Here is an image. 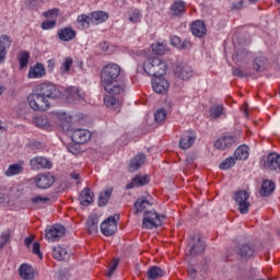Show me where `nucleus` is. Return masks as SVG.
<instances>
[{
    "label": "nucleus",
    "instance_id": "nucleus-10",
    "mask_svg": "<svg viewBox=\"0 0 280 280\" xmlns=\"http://www.w3.org/2000/svg\"><path fill=\"white\" fill-rule=\"evenodd\" d=\"M46 237L50 242H58V240L62 238L65 233H67V229L65 225L61 224H55L51 225L50 228H47L45 230Z\"/></svg>",
    "mask_w": 280,
    "mask_h": 280
},
{
    "label": "nucleus",
    "instance_id": "nucleus-38",
    "mask_svg": "<svg viewBox=\"0 0 280 280\" xmlns=\"http://www.w3.org/2000/svg\"><path fill=\"white\" fill-rule=\"evenodd\" d=\"M31 202L32 205H35L37 209H43L45 205H49V202H51V199H49V197H43L40 195H37L31 198Z\"/></svg>",
    "mask_w": 280,
    "mask_h": 280
},
{
    "label": "nucleus",
    "instance_id": "nucleus-59",
    "mask_svg": "<svg viewBox=\"0 0 280 280\" xmlns=\"http://www.w3.org/2000/svg\"><path fill=\"white\" fill-rule=\"evenodd\" d=\"M171 45L173 47H177V49H179V47H180V37H178V36L171 37Z\"/></svg>",
    "mask_w": 280,
    "mask_h": 280
},
{
    "label": "nucleus",
    "instance_id": "nucleus-36",
    "mask_svg": "<svg viewBox=\"0 0 280 280\" xmlns=\"http://www.w3.org/2000/svg\"><path fill=\"white\" fill-rule=\"evenodd\" d=\"M104 104L107 106V108L119 113V107L121 106V103L119 102V100L115 98V96H105Z\"/></svg>",
    "mask_w": 280,
    "mask_h": 280
},
{
    "label": "nucleus",
    "instance_id": "nucleus-7",
    "mask_svg": "<svg viewBox=\"0 0 280 280\" xmlns=\"http://www.w3.org/2000/svg\"><path fill=\"white\" fill-rule=\"evenodd\" d=\"M36 91L39 95H43L45 100H58L61 95L60 90L52 83H42L37 85Z\"/></svg>",
    "mask_w": 280,
    "mask_h": 280
},
{
    "label": "nucleus",
    "instance_id": "nucleus-24",
    "mask_svg": "<svg viewBox=\"0 0 280 280\" xmlns=\"http://www.w3.org/2000/svg\"><path fill=\"white\" fill-rule=\"evenodd\" d=\"M152 205L154 203L148 200V198L145 197L138 198L137 201L133 203L135 214L137 215L138 213H145V211H148L152 207Z\"/></svg>",
    "mask_w": 280,
    "mask_h": 280
},
{
    "label": "nucleus",
    "instance_id": "nucleus-23",
    "mask_svg": "<svg viewBox=\"0 0 280 280\" xmlns=\"http://www.w3.org/2000/svg\"><path fill=\"white\" fill-rule=\"evenodd\" d=\"M145 163V154L144 153H138L136 156H133L130 160L128 172H138V170H141L143 164Z\"/></svg>",
    "mask_w": 280,
    "mask_h": 280
},
{
    "label": "nucleus",
    "instance_id": "nucleus-41",
    "mask_svg": "<svg viewBox=\"0 0 280 280\" xmlns=\"http://www.w3.org/2000/svg\"><path fill=\"white\" fill-rule=\"evenodd\" d=\"M248 56H250V50L246 48H240L233 56V60L234 62H244V60H247Z\"/></svg>",
    "mask_w": 280,
    "mask_h": 280
},
{
    "label": "nucleus",
    "instance_id": "nucleus-13",
    "mask_svg": "<svg viewBox=\"0 0 280 280\" xmlns=\"http://www.w3.org/2000/svg\"><path fill=\"white\" fill-rule=\"evenodd\" d=\"M237 144V138L234 136H223L214 142V148L217 150H229L233 145Z\"/></svg>",
    "mask_w": 280,
    "mask_h": 280
},
{
    "label": "nucleus",
    "instance_id": "nucleus-19",
    "mask_svg": "<svg viewBox=\"0 0 280 280\" xmlns=\"http://www.w3.org/2000/svg\"><path fill=\"white\" fill-rule=\"evenodd\" d=\"M150 183L149 175H137L129 184L125 186V189H135V187H145Z\"/></svg>",
    "mask_w": 280,
    "mask_h": 280
},
{
    "label": "nucleus",
    "instance_id": "nucleus-60",
    "mask_svg": "<svg viewBox=\"0 0 280 280\" xmlns=\"http://www.w3.org/2000/svg\"><path fill=\"white\" fill-rule=\"evenodd\" d=\"M25 3L28 10H34L38 5V0H26Z\"/></svg>",
    "mask_w": 280,
    "mask_h": 280
},
{
    "label": "nucleus",
    "instance_id": "nucleus-29",
    "mask_svg": "<svg viewBox=\"0 0 280 280\" xmlns=\"http://www.w3.org/2000/svg\"><path fill=\"white\" fill-rule=\"evenodd\" d=\"M19 275L21 279L34 280V267L27 264H22L19 268Z\"/></svg>",
    "mask_w": 280,
    "mask_h": 280
},
{
    "label": "nucleus",
    "instance_id": "nucleus-50",
    "mask_svg": "<svg viewBox=\"0 0 280 280\" xmlns=\"http://www.w3.org/2000/svg\"><path fill=\"white\" fill-rule=\"evenodd\" d=\"M72 65H73V58L71 57L66 58L61 66L62 73H69V71H71Z\"/></svg>",
    "mask_w": 280,
    "mask_h": 280
},
{
    "label": "nucleus",
    "instance_id": "nucleus-45",
    "mask_svg": "<svg viewBox=\"0 0 280 280\" xmlns=\"http://www.w3.org/2000/svg\"><path fill=\"white\" fill-rule=\"evenodd\" d=\"M224 110V106L222 105H214L210 107L209 115L211 119H218L220 115H222Z\"/></svg>",
    "mask_w": 280,
    "mask_h": 280
},
{
    "label": "nucleus",
    "instance_id": "nucleus-14",
    "mask_svg": "<svg viewBox=\"0 0 280 280\" xmlns=\"http://www.w3.org/2000/svg\"><path fill=\"white\" fill-rule=\"evenodd\" d=\"M266 167L270 172H276L280 174V155L277 152L269 153L267 156V162L265 163Z\"/></svg>",
    "mask_w": 280,
    "mask_h": 280
},
{
    "label": "nucleus",
    "instance_id": "nucleus-35",
    "mask_svg": "<svg viewBox=\"0 0 280 280\" xmlns=\"http://www.w3.org/2000/svg\"><path fill=\"white\" fill-rule=\"evenodd\" d=\"M171 14L173 16H183L185 14V2L183 0L175 1L171 7Z\"/></svg>",
    "mask_w": 280,
    "mask_h": 280
},
{
    "label": "nucleus",
    "instance_id": "nucleus-34",
    "mask_svg": "<svg viewBox=\"0 0 280 280\" xmlns=\"http://www.w3.org/2000/svg\"><path fill=\"white\" fill-rule=\"evenodd\" d=\"M45 75V66L43 63H36L34 67H31L28 71V78L36 79L43 78Z\"/></svg>",
    "mask_w": 280,
    "mask_h": 280
},
{
    "label": "nucleus",
    "instance_id": "nucleus-46",
    "mask_svg": "<svg viewBox=\"0 0 280 280\" xmlns=\"http://www.w3.org/2000/svg\"><path fill=\"white\" fill-rule=\"evenodd\" d=\"M56 278L58 280H69V279H71V271L67 267L60 268L56 272Z\"/></svg>",
    "mask_w": 280,
    "mask_h": 280
},
{
    "label": "nucleus",
    "instance_id": "nucleus-57",
    "mask_svg": "<svg viewBox=\"0 0 280 280\" xmlns=\"http://www.w3.org/2000/svg\"><path fill=\"white\" fill-rule=\"evenodd\" d=\"M117 266H119V258L114 259V264L109 267L106 277H113V273L117 270Z\"/></svg>",
    "mask_w": 280,
    "mask_h": 280
},
{
    "label": "nucleus",
    "instance_id": "nucleus-20",
    "mask_svg": "<svg viewBox=\"0 0 280 280\" xmlns=\"http://www.w3.org/2000/svg\"><path fill=\"white\" fill-rule=\"evenodd\" d=\"M252 65L256 73H261V71H266V69H268L270 60H268L266 56L260 55L254 58Z\"/></svg>",
    "mask_w": 280,
    "mask_h": 280
},
{
    "label": "nucleus",
    "instance_id": "nucleus-62",
    "mask_svg": "<svg viewBox=\"0 0 280 280\" xmlns=\"http://www.w3.org/2000/svg\"><path fill=\"white\" fill-rule=\"evenodd\" d=\"M191 47V42L185 39L183 43L180 42L178 49H189Z\"/></svg>",
    "mask_w": 280,
    "mask_h": 280
},
{
    "label": "nucleus",
    "instance_id": "nucleus-54",
    "mask_svg": "<svg viewBox=\"0 0 280 280\" xmlns=\"http://www.w3.org/2000/svg\"><path fill=\"white\" fill-rule=\"evenodd\" d=\"M33 255H37L39 259H43V253L40 252V243L35 242L32 249Z\"/></svg>",
    "mask_w": 280,
    "mask_h": 280
},
{
    "label": "nucleus",
    "instance_id": "nucleus-5",
    "mask_svg": "<svg viewBox=\"0 0 280 280\" xmlns=\"http://www.w3.org/2000/svg\"><path fill=\"white\" fill-rule=\"evenodd\" d=\"M159 226H163L161 214H158L154 210L145 211L142 219V229H148L150 231L152 229H159Z\"/></svg>",
    "mask_w": 280,
    "mask_h": 280
},
{
    "label": "nucleus",
    "instance_id": "nucleus-28",
    "mask_svg": "<svg viewBox=\"0 0 280 280\" xmlns=\"http://www.w3.org/2000/svg\"><path fill=\"white\" fill-rule=\"evenodd\" d=\"M191 32L197 38H203V36H207V26L201 20H197L191 24Z\"/></svg>",
    "mask_w": 280,
    "mask_h": 280
},
{
    "label": "nucleus",
    "instance_id": "nucleus-27",
    "mask_svg": "<svg viewBox=\"0 0 280 280\" xmlns=\"http://www.w3.org/2000/svg\"><path fill=\"white\" fill-rule=\"evenodd\" d=\"M276 184L271 179L262 180L261 188L259 194L262 198H268V196H272L275 194Z\"/></svg>",
    "mask_w": 280,
    "mask_h": 280
},
{
    "label": "nucleus",
    "instance_id": "nucleus-48",
    "mask_svg": "<svg viewBox=\"0 0 280 280\" xmlns=\"http://www.w3.org/2000/svg\"><path fill=\"white\" fill-rule=\"evenodd\" d=\"M10 237H12V231L7 230L5 232H2L0 235V248H3L8 242H10Z\"/></svg>",
    "mask_w": 280,
    "mask_h": 280
},
{
    "label": "nucleus",
    "instance_id": "nucleus-55",
    "mask_svg": "<svg viewBox=\"0 0 280 280\" xmlns=\"http://www.w3.org/2000/svg\"><path fill=\"white\" fill-rule=\"evenodd\" d=\"M129 21H131V23H139L141 21V12H139V10L132 11Z\"/></svg>",
    "mask_w": 280,
    "mask_h": 280
},
{
    "label": "nucleus",
    "instance_id": "nucleus-18",
    "mask_svg": "<svg viewBox=\"0 0 280 280\" xmlns=\"http://www.w3.org/2000/svg\"><path fill=\"white\" fill-rule=\"evenodd\" d=\"M67 100L70 104H75V102H82L84 100V92L77 86L68 88Z\"/></svg>",
    "mask_w": 280,
    "mask_h": 280
},
{
    "label": "nucleus",
    "instance_id": "nucleus-8",
    "mask_svg": "<svg viewBox=\"0 0 280 280\" xmlns=\"http://www.w3.org/2000/svg\"><path fill=\"white\" fill-rule=\"evenodd\" d=\"M173 71L175 77L184 81L189 80L194 75V69L186 62H175Z\"/></svg>",
    "mask_w": 280,
    "mask_h": 280
},
{
    "label": "nucleus",
    "instance_id": "nucleus-12",
    "mask_svg": "<svg viewBox=\"0 0 280 280\" xmlns=\"http://www.w3.org/2000/svg\"><path fill=\"white\" fill-rule=\"evenodd\" d=\"M71 139L77 145H82L91 140V131L88 129L78 128L72 131Z\"/></svg>",
    "mask_w": 280,
    "mask_h": 280
},
{
    "label": "nucleus",
    "instance_id": "nucleus-17",
    "mask_svg": "<svg viewBox=\"0 0 280 280\" xmlns=\"http://www.w3.org/2000/svg\"><path fill=\"white\" fill-rule=\"evenodd\" d=\"M86 231L90 235H95L100 231V215L96 213L91 214L85 222Z\"/></svg>",
    "mask_w": 280,
    "mask_h": 280
},
{
    "label": "nucleus",
    "instance_id": "nucleus-44",
    "mask_svg": "<svg viewBox=\"0 0 280 280\" xmlns=\"http://www.w3.org/2000/svg\"><path fill=\"white\" fill-rule=\"evenodd\" d=\"M232 74L235 78H250L253 75V72L248 69H241V68H234L232 69Z\"/></svg>",
    "mask_w": 280,
    "mask_h": 280
},
{
    "label": "nucleus",
    "instance_id": "nucleus-58",
    "mask_svg": "<svg viewBox=\"0 0 280 280\" xmlns=\"http://www.w3.org/2000/svg\"><path fill=\"white\" fill-rule=\"evenodd\" d=\"M188 277H190V279H196V277H198V269H196L194 265H189Z\"/></svg>",
    "mask_w": 280,
    "mask_h": 280
},
{
    "label": "nucleus",
    "instance_id": "nucleus-11",
    "mask_svg": "<svg viewBox=\"0 0 280 280\" xmlns=\"http://www.w3.org/2000/svg\"><path fill=\"white\" fill-rule=\"evenodd\" d=\"M54 183H56V177H54L51 173L38 174L35 177V185L38 187V189H49Z\"/></svg>",
    "mask_w": 280,
    "mask_h": 280
},
{
    "label": "nucleus",
    "instance_id": "nucleus-1",
    "mask_svg": "<svg viewBox=\"0 0 280 280\" xmlns=\"http://www.w3.org/2000/svg\"><path fill=\"white\" fill-rule=\"evenodd\" d=\"M143 71L147 75L159 78L167 73V63L161 60L159 57L149 58L143 62Z\"/></svg>",
    "mask_w": 280,
    "mask_h": 280
},
{
    "label": "nucleus",
    "instance_id": "nucleus-63",
    "mask_svg": "<svg viewBox=\"0 0 280 280\" xmlns=\"http://www.w3.org/2000/svg\"><path fill=\"white\" fill-rule=\"evenodd\" d=\"M68 151L71 154H78L80 152V148L78 145H75V144H72V145L68 147Z\"/></svg>",
    "mask_w": 280,
    "mask_h": 280
},
{
    "label": "nucleus",
    "instance_id": "nucleus-42",
    "mask_svg": "<svg viewBox=\"0 0 280 280\" xmlns=\"http://www.w3.org/2000/svg\"><path fill=\"white\" fill-rule=\"evenodd\" d=\"M201 253H205V242L198 236L197 242L190 247V255H200Z\"/></svg>",
    "mask_w": 280,
    "mask_h": 280
},
{
    "label": "nucleus",
    "instance_id": "nucleus-3",
    "mask_svg": "<svg viewBox=\"0 0 280 280\" xmlns=\"http://www.w3.org/2000/svg\"><path fill=\"white\" fill-rule=\"evenodd\" d=\"M27 103L30 108L33 110H47L51 104L49 103V100L45 98L40 92L35 90V93H32L27 96Z\"/></svg>",
    "mask_w": 280,
    "mask_h": 280
},
{
    "label": "nucleus",
    "instance_id": "nucleus-61",
    "mask_svg": "<svg viewBox=\"0 0 280 280\" xmlns=\"http://www.w3.org/2000/svg\"><path fill=\"white\" fill-rule=\"evenodd\" d=\"M54 69H56V61L50 59L47 61V70L51 73L54 72Z\"/></svg>",
    "mask_w": 280,
    "mask_h": 280
},
{
    "label": "nucleus",
    "instance_id": "nucleus-52",
    "mask_svg": "<svg viewBox=\"0 0 280 280\" xmlns=\"http://www.w3.org/2000/svg\"><path fill=\"white\" fill-rule=\"evenodd\" d=\"M152 51L153 54H156V56H163L165 48L162 44H152Z\"/></svg>",
    "mask_w": 280,
    "mask_h": 280
},
{
    "label": "nucleus",
    "instance_id": "nucleus-40",
    "mask_svg": "<svg viewBox=\"0 0 280 280\" xmlns=\"http://www.w3.org/2000/svg\"><path fill=\"white\" fill-rule=\"evenodd\" d=\"M110 196H113L112 188L101 191L98 196V207H106L108 200H110Z\"/></svg>",
    "mask_w": 280,
    "mask_h": 280
},
{
    "label": "nucleus",
    "instance_id": "nucleus-31",
    "mask_svg": "<svg viewBox=\"0 0 280 280\" xmlns=\"http://www.w3.org/2000/svg\"><path fill=\"white\" fill-rule=\"evenodd\" d=\"M91 16V23L93 25H100L104 23L105 21H108V13L104 11H95L90 14Z\"/></svg>",
    "mask_w": 280,
    "mask_h": 280
},
{
    "label": "nucleus",
    "instance_id": "nucleus-22",
    "mask_svg": "<svg viewBox=\"0 0 280 280\" xmlns=\"http://www.w3.org/2000/svg\"><path fill=\"white\" fill-rule=\"evenodd\" d=\"M95 200V194L91 191V188L85 187L79 195V201L82 207H91V203Z\"/></svg>",
    "mask_w": 280,
    "mask_h": 280
},
{
    "label": "nucleus",
    "instance_id": "nucleus-30",
    "mask_svg": "<svg viewBox=\"0 0 280 280\" xmlns=\"http://www.w3.org/2000/svg\"><path fill=\"white\" fill-rule=\"evenodd\" d=\"M52 256L57 261H69L71 255L62 246L52 247Z\"/></svg>",
    "mask_w": 280,
    "mask_h": 280
},
{
    "label": "nucleus",
    "instance_id": "nucleus-51",
    "mask_svg": "<svg viewBox=\"0 0 280 280\" xmlns=\"http://www.w3.org/2000/svg\"><path fill=\"white\" fill-rule=\"evenodd\" d=\"M78 22L81 23L82 27H89L91 25V15L81 14L78 16Z\"/></svg>",
    "mask_w": 280,
    "mask_h": 280
},
{
    "label": "nucleus",
    "instance_id": "nucleus-15",
    "mask_svg": "<svg viewBox=\"0 0 280 280\" xmlns=\"http://www.w3.org/2000/svg\"><path fill=\"white\" fill-rule=\"evenodd\" d=\"M30 165L32 170H51V161L43 156L33 158Z\"/></svg>",
    "mask_w": 280,
    "mask_h": 280
},
{
    "label": "nucleus",
    "instance_id": "nucleus-43",
    "mask_svg": "<svg viewBox=\"0 0 280 280\" xmlns=\"http://www.w3.org/2000/svg\"><path fill=\"white\" fill-rule=\"evenodd\" d=\"M18 59L20 62V68L25 69V66L28 65L30 62V51L27 50H22L18 55Z\"/></svg>",
    "mask_w": 280,
    "mask_h": 280
},
{
    "label": "nucleus",
    "instance_id": "nucleus-21",
    "mask_svg": "<svg viewBox=\"0 0 280 280\" xmlns=\"http://www.w3.org/2000/svg\"><path fill=\"white\" fill-rule=\"evenodd\" d=\"M194 143H196V133L191 132V131H186L179 140V148L182 150H189V148H191V145H194Z\"/></svg>",
    "mask_w": 280,
    "mask_h": 280
},
{
    "label": "nucleus",
    "instance_id": "nucleus-37",
    "mask_svg": "<svg viewBox=\"0 0 280 280\" xmlns=\"http://www.w3.org/2000/svg\"><path fill=\"white\" fill-rule=\"evenodd\" d=\"M18 174H23V164L15 163L9 165L8 170L4 172V175L10 176H18Z\"/></svg>",
    "mask_w": 280,
    "mask_h": 280
},
{
    "label": "nucleus",
    "instance_id": "nucleus-26",
    "mask_svg": "<svg viewBox=\"0 0 280 280\" xmlns=\"http://www.w3.org/2000/svg\"><path fill=\"white\" fill-rule=\"evenodd\" d=\"M75 35L77 33L71 26L63 27L58 31V38L62 43H69V40H73L75 38Z\"/></svg>",
    "mask_w": 280,
    "mask_h": 280
},
{
    "label": "nucleus",
    "instance_id": "nucleus-39",
    "mask_svg": "<svg viewBox=\"0 0 280 280\" xmlns=\"http://www.w3.org/2000/svg\"><path fill=\"white\" fill-rule=\"evenodd\" d=\"M248 159V147L241 145L234 152V160L235 161H246Z\"/></svg>",
    "mask_w": 280,
    "mask_h": 280
},
{
    "label": "nucleus",
    "instance_id": "nucleus-25",
    "mask_svg": "<svg viewBox=\"0 0 280 280\" xmlns=\"http://www.w3.org/2000/svg\"><path fill=\"white\" fill-rule=\"evenodd\" d=\"M237 254L243 259H250V256L255 254V246L250 243H242L237 247Z\"/></svg>",
    "mask_w": 280,
    "mask_h": 280
},
{
    "label": "nucleus",
    "instance_id": "nucleus-9",
    "mask_svg": "<svg viewBox=\"0 0 280 280\" xmlns=\"http://www.w3.org/2000/svg\"><path fill=\"white\" fill-rule=\"evenodd\" d=\"M151 84L154 93H158V95H166L170 91V81L163 78V75L153 77Z\"/></svg>",
    "mask_w": 280,
    "mask_h": 280
},
{
    "label": "nucleus",
    "instance_id": "nucleus-64",
    "mask_svg": "<svg viewBox=\"0 0 280 280\" xmlns=\"http://www.w3.org/2000/svg\"><path fill=\"white\" fill-rule=\"evenodd\" d=\"M109 47H110V44H108V42H103L100 44V48L102 49V51H108Z\"/></svg>",
    "mask_w": 280,
    "mask_h": 280
},
{
    "label": "nucleus",
    "instance_id": "nucleus-6",
    "mask_svg": "<svg viewBox=\"0 0 280 280\" xmlns=\"http://www.w3.org/2000/svg\"><path fill=\"white\" fill-rule=\"evenodd\" d=\"M250 198V194L246 190H237L234 194V202L237 203L238 211L242 215H246L250 210V202L248 201Z\"/></svg>",
    "mask_w": 280,
    "mask_h": 280
},
{
    "label": "nucleus",
    "instance_id": "nucleus-53",
    "mask_svg": "<svg viewBox=\"0 0 280 280\" xmlns=\"http://www.w3.org/2000/svg\"><path fill=\"white\" fill-rule=\"evenodd\" d=\"M59 12H60V10H58V9H50V10L44 12L43 16H45V19H54L55 16H58Z\"/></svg>",
    "mask_w": 280,
    "mask_h": 280
},
{
    "label": "nucleus",
    "instance_id": "nucleus-56",
    "mask_svg": "<svg viewBox=\"0 0 280 280\" xmlns=\"http://www.w3.org/2000/svg\"><path fill=\"white\" fill-rule=\"evenodd\" d=\"M56 27V20L45 21L42 23V30H54Z\"/></svg>",
    "mask_w": 280,
    "mask_h": 280
},
{
    "label": "nucleus",
    "instance_id": "nucleus-49",
    "mask_svg": "<svg viewBox=\"0 0 280 280\" xmlns=\"http://www.w3.org/2000/svg\"><path fill=\"white\" fill-rule=\"evenodd\" d=\"M233 165H235V158L230 156L228 159H225L220 165V170H231V167H233Z\"/></svg>",
    "mask_w": 280,
    "mask_h": 280
},
{
    "label": "nucleus",
    "instance_id": "nucleus-33",
    "mask_svg": "<svg viewBox=\"0 0 280 280\" xmlns=\"http://www.w3.org/2000/svg\"><path fill=\"white\" fill-rule=\"evenodd\" d=\"M104 89L109 95H124V93H126V85L124 84H107L104 85Z\"/></svg>",
    "mask_w": 280,
    "mask_h": 280
},
{
    "label": "nucleus",
    "instance_id": "nucleus-2",
    "mask_svg": "<svg viewBox=\"0 0 280 280\" xmlns=\"http://www.w3.org/2000/svg\"><path fill=\"white\" fill-rule=\"evenodd\" d=\"M119 78H121V67L117 63H108L101 71V82L104 86L119 82Z\"/></svg>",
    "mask_w": 280,
    "mask_h": 280
},
{
    "label": "nucleus",
    "instance_id": "nucleus-32",
    "mask_svg": "<svg viewBox=\"0 0 280 280\" xmlns=\"http://www.w3.org/2000/svg\"><path fill=\"white\" fill-rule=\"evenodd\" d=\"M164 275H165V271H163V269H161V267L159 266H151L147 271V278L149 280L161 279L163 278Z\"/></svg>",
    "mask_w": 280,
    "mask_h": 280
},
{
    "label": "nucleus",
    "instance_id": "nucleus-4",
    "mask_svg": "<svg viewBox=\"0 0 280 280\" xmlns=\"http://www.w3.org/2000/svg\"><path fill=\"white\" fill-rule=\"evenodd\" d=\"M119 213L114 215H109L101 223V233L105 235V237H110L117 233V222H119Z\"/></svg>",
    "mask_w": 280,
    "mask_h": 280
},
{
    "label": "nucleus",
    "instance_id": "nucleus-47",
    "mask_svg": "<svg viewBox=\"0 0 280 280\" xmlns=\"http://www.w3.org/2000/svg\"><path fill=\"white\" fill-rule=\"evenodd\" d=\"M165 117H167V109L160 108L154 114V121L155 124H161L162 121H165Z\"/></svg>",
    "mask_w": 280,
    "mask_h": 280
},
{
    "label": "nucleus",
    "instance_id": "nucleus-16",
    "mask_svg": "<svg viewBox=\"0 0 280 280\" xmlns=\"http://www.w3.org/2000/svg\"><path fill=\"white\" fill-rule=\"evenodd\" d=\"M12 47V39L8 35L0 36V65L5 61L8 49Z\"/></svg>",
    "mask_w": 280,
    "mask_h": 280
}]
</instances>
